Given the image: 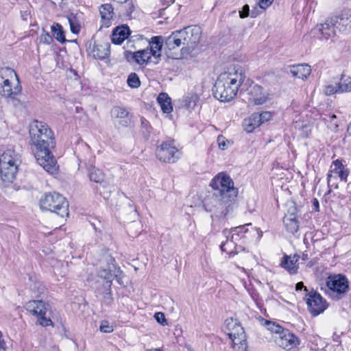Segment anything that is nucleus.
I'll use <instances>...</instances> for the list:
<instances>
[{
	"label": "nucleus",
	"instance_id": "nucleus-1",
	"mask_svg": "<svg viewBox=\"0 0 351 351\" xmlns=\"http://www.w3.org/2000/svg\"><path fill=\"white\" fill-rule=\"evenodd\" d=\"M29 136L31 144L36 148L34 156L38 163L48 173H56V160L51 152L55 145L51 130L46 123L35 121L30 124Z\"/></svg>",
	"mask_w": 351,
	"mask_h": 351
},
{
	"label": "nucleus",
	"instance_id": "nucleus-2",
	"mask_svg": "<svg viewBox=\"0 0 351 351\" xmlns=\"http://www.w3.org/2000/svg\"><path fill=\"white\" fill-rule=\"evenodd\" d=\"M245 78V73L241 66L227 67L215 82L213 88L215 97L223 102L231 101L236 97Z\"/></svg>",
	"mask_w": 351,
	"mask_h": 351
},
{
	"label": "nucleus",
	"instance_id": "nucleus-3",
	"mask_svg": "<svg viewBox=\"0 0 351 351\" xmlns=\"http://www.w3.org/2000/svg\"><path fill=\"white\" fill-rule=\"evenodd\" d=\"M21 162V156L12 149H8L0 156V176L3 182L12 183Z\"/></svg>",
	"mask_w": 351,
	"mask_h": 351
},
{
	"label": "nucleus",
	"instance_id": "nucleus-4",
	"mask_svg": "<svg viewBox=\"0 0 351 351\" xmlns=\"http://www.w3.org/2000/svg\"><path fill=\"white\" fill-rule=\"evenodd\" d=\"M236 206L235 198H229L221 195H213L204 202V207L217 218H226L230 215Z\"/></svg>",
	"mask_w": 351,
	"mask_h": 351
},
{
	"label": "nucleus",
	"instance_id": "nucleus-5",
	"mask_svg": "<svg viewBox=\"0 0 351 351\" xmlns=\"http://www.w3.org/2000/svg\"><path fill=\"white\" fill-rule=\"evenodd\" d=\"M40 208L55 213L62 217H69L68 201L58 193H48L43 195L40 199Z\"/></svg>",
	"mask_w": 351,
	"mask_h": 351
},
{
	"label": "nucleus",
	"instance_id": "nucleus-6",
	"mask_svg": "<svg viewBox=\"0 0 351 351\" xmlns=\"http://www.w3.org/2000/svg\"><path fill=\"white\" fill-rule=\"evenodd\" d=\"M326 293L334 300H339L344 298L349 291V281L342 274L329 276L326 282Z\"/></svg>",
	"mask_w": 351,
	"mask_h": 351
},
{
	"label": "nucleus",
	"instance_id": "nucleus-7",
	"mask_svg": "<svg viewBox=\"0 0 351 351\" xmlns=\"http://www.w3.org/2000/svg\"><path fill=\"white\" fill-rule=\"evenodd\" d=\"M210 186L215 190L213 195L226 196L229 198H236L238 189L234 186L232 179L228 175L221 173L211 181Z\"/></svg>",
	"mask_w": 351,
	"mask_h": 351
},
{
	"label": "nucleus",
	"instance_id": "nucleus-8",
	"mask_svg": "<svg viewBox=\"0 0 351 351\" xmlns=\"http://www.w3.org/2000/svg\"><path fill=\"white\" fill-rule=\"evenodd\" d=\"M250 225L251 224L250 223ZM247 226L249 224L233 228L230 231L224 230L223 233L227 239L220 245L221 251L227 252L230 256H234V249H237V242L245 237V234L247 232Z\"/></svg>",
	"mask_w": 351,
	"mask_h": 351
},
{
	"label": "nucleus",
	"instance_id": "nucleus-9",
	"mask_svg": "<svg viewBox=\"0 0 351 351\" xmlns=\"http://www.w3.org/2000/svg\"><path fill=\"white\" fill-rule=\"evenodd\" d=\"M26 309L32 315L38 317L37 323L42 326L52 325V321L45 317L47 313L46 304L42 300H31L26 304Z\"/></svg>",
	"mask_w": 351,
	"mask_h": 351
},
{
	"label": "nucleus",
	"instance_id": "nucleus-10",
	"mask_svg": "<svg viewBox=\"0 0 351 351\" xmlns=\"http://www.w3.org/2000/svg\"><path fill=\"white\" fill-rule=\"evenodd\" d=\"M0 94L6 98L8 102L12 103L14 106H19L21 104V101L17 97L21 93V86L20 82H3L0 84Z\"/></svg>",
	"mask_w": 351,
	"mask_h": 351
},
{
	"label": "nucleus",
	"instance_id": "nucleus-11",
	"mask_svg": "<svg viewBox=\"0 0 351 351\" xmlns=\"http://www.w3.org/2000/svg\"><path fill=\"white\" fill-rule=\"evenodd\" d=\"M306 301L309 312L317 316L323 313L328 307V304L322 295L312 290L306 295Z\"/></svg>",
	"mask_w": 351,
	"mask_h": 351
},
{
	"label": "nucleus",
	"instance_id": "nucleus-12",
	"mask_svg": "<svg viewBox=\"0 0 351 351\" xmlns=\"http://www.w3.org/2000/svg\"><path fill=\"white\" fill-rule=\"evenodd\" d=\"M156 156L160 161L173 163L179 158L180 152L172 141H166L157 147Z\"/></svg>",
	"mask_w": 351,
	"mask_h": 351
},
{
	"label": "nucleus",
	"instance_id": "nucleus-13",
	"mask_svg": "<svg viewBox=\"0 0 351 351\" xmlns=\"http://www.w3.org/2000/svg\"><path fill=\"white\" fill-rule=\"evenodd\" d=\"M333 173L336 174L341 181L346 182L349 171L346 169L342 161L339 159H337L332 162L330 170L327 174V182L329 187L334 186L335 188L337 189L338 184L335 182L336 177L333 176Z\"/></svg>",
	"mask_w": 351,
	"mask_h": 351
},
{
	"label": "nucleus",
	"instance_id": "nucleus-14",
	"mask_svg": "<svg viewBox=\"0 0 351 351\" xmlns=\"http://www.w3.org/2000/svg\"><path fill=\"white\" fill-rule=\"evenodd\" d=\"M184 45L189 49H193L199 43L202 37V29L198 25H190L180 29Z\"/></svg>",
	"mask_w": 351,
	"mask_h": 351
},
{
	"label": "nucleus",
	"instance_id": "nucleus-15",
	"mask_svg": "<svg viewBox=\"0 0 351 351\" xmlns=\"http://www.w3.org/2000/svg\"><path fill=\"white\" fill-rule=\"evenodd\" d=\"M276 344L287 350L295 348L299 345L298 338L289 330H283L279 336L275 337Z\"/></svg>",
	"mask_w": 351,
	"mask_h": 351
},
{
	"label": "nucleus",
	"instance_id": "nucleus-16",
	"mask_svg": "<svg viewBox=\"0 0 351 351\" xmlns=\"http://www.w3.org/2000/svg\"><path fill=\"white\" fill-rule=\"evenodd\" d=\"M248 102L254 105H261L267 100V95L263 88L257 84L250 85L247 90Z\"/></svg>",
	"mask_w": 351,
	"mask_h": 351
},
{
	"label": "nucleus",
	"instance_id": "nucleus-17",
	"mask_svg": "<svg viewBox=\"0 0 351 351\" xmlns=\"http://www.w3.org/2000/svg\"><path fill=\"white\" fill-rule=\"evenodd\" d=\"M152 57V53L149 51L147 48L135 52L130 51L125 52V58L128 62H135L139 65L147 64L151 61Z\"/></svg>",
	"mask_w": 351,
	"mask_h": 351
},
{
	"label": "nucleus",
	"instance_id": "nucleus-18",
	"mask_svg": "<svg viewBox=\"0 0 351 351\" xmlns=\"http://www.w3.org/2000/svg\"><path fill=\"white\" fill-rule=\"evenodd\" d=\"M335 23H337V19L330 16L328 18L324 23L317 25V30L322 36L323 38L328 40L337 34L338 28L336 27Z\"/></svg>",
	"mask_w": 351,
	"mask_h": 351
},
{
	"label": "nucleus",
	"instance_id": "nucleus-19",
	"mask_svg": "<svg viewBox=\"0 0 351 351\" xmlns=\"http://www.w3.org/2000/svg\"><path fill=\"white\" fill-rule=\"evenodd\" d=\"M110 114L115 122L122 127H128L131 123L132 115L130 112L123 107H113Z\"/></svg>",
	"mask_w": 351,
	"mask_h": 351
},
{
	"label": "nucleus",
	"instance_id": "nucleus-20",
	"mask_svg": "<svg viewBox=\"0 0 351 351\" xmlns=\"http://www.w3.org/2000/svg\"><path fill=\"white\" fill-rule=\"evenodd\" d=\"M162 45L163 39L162 36H153L149 41V46L147 48L152 53L154 64H158L160 60Z\"/></svg>",
	"mask_w": 351,
	"mask_h": 351
},
{
	"label": "nucleus",
	"instance_id": "nucleus-21",
	"mask_svg": "<svg viewBox=\"0 0 351 351\" xmlns=\"http://www.w3.org/2000/svg\"><path fill=\"white\" fill-rule=\"evenodd\" d=\"M332 18L337 19L335 23L339 32H351V10H344Z\"/></svg>",
	"mask_w": 351,
	"mask_h": 351
},
{
	"label": "nucleus",
	"instance_id": "nucleus-22",
	"mask_svg": "<svg viewBox=\"0 0 351 351\" xmlns=\"http://www.w3.org/2000/svg\"><path fill=\"white\" fill-rule=\"evenodd\" d=\"M180 30H177L171 33L170 36L166 38L165 44L169 50H174L177 48H184V42Z\"/></svg>",
	"mask_w": 351,
	"mask_h": 351
},
{
	"label": "nucleus",
	"instance_id": "nucleus-23",
	"mask_svg": "<svg viewBox=\"0 0 351 351\" xmlns=\"http://www.w3.org/2000/svg\"><path fill=\"white\" fill-rule=\"evenodd\" d=\"M300 256L298 254L293 256L285 255L280 263V266L288 271L290 274H294L298 272Z\"/></svg>",
	"mask_w": 351,
	"mask_h": 351
},
{
	"label": "nucleus",
	"instance_id": "nucleus-24",
	"mask_svg": "<svg viewBox=\"0 0 351 351\" xmlns=\"http://www.w3.org/2000/svg\"><path fill=\"white\" fill-rule=\"evenodd\" d=\"M130 30L128 26L122 25L116 27L112 34L111 41L116 45L121 44L125 39L128 38Z\"/></svg>",
	"mask_w": 351,
	"mask_h": 351
},
{
	"label": "nucleus",
	"instance_id": "nucleus-25",
	"mask_svg": "<svg viewBox=\"0 0 351 351\" xmlns=\"http://www.w3.org/2000/svg\"><path fill=\"white\" fill-rule=\"evenodd\" d=\"M116 267L114 264L111 265H109L108 268L102 269L99 271V276L101 278L106 280V285L108 287V293L107 294L110 295V288L111 287L112 281L114 278V277L117 276V274L115 272Z\"/></svg>",
	"mask_w": 351,
	"mask_h": 351
},
{
	"label": "nucleus",
	"instance_id": "nucleus-26",
	"mask_svg": "<svg viewBox=\"0 0 351 351\" xmlns=\"http://www.w3.org/2000/svg\"><path fill=\"white\" fill-rule=\"evenodd\" d=\"M291 74L295 77L306 80L311 73V66L306 64L292 66L290 69Z\"/></svg>",
	"mask_w": 351,
	"mask_h": 351
},
{
	"label": "nucleus",
	"instance_id": "nucleus-27",
	"mask_svg": "<svg viewBox=\"0 0 351 351\" xmlns=\"http://www.w3.org/2000/svg\"><path fill=\"white\" fill-rule=\"evenodd\" d=\"M226 325L229 330L228 333L229 337H235L245 335L243 328L236 319H233L232 318L226 319Z\"/></svg>",
	"mask_w": 351,
	"mask_h": 351
},
{
	"label": "nucleus",
	"instance_id": "nucleus-28",
	"mask_svg": "<svg viewBox=\"0 0 351 351\" xmlns=\"http://www.w3.org/2000/svg\"><path fill=\"white\" fill-rule=\"evenodd\" d=\"M19 82L18 75L15 71L10 67L0 69V84L3 82Z\"/></svg>",
	"mask_w": 351,
	"mask_h": 351
},
{
	"label": "nucleus",
	"instance_id": "nucleus-29",
	"mask_svg": "<svg viewBox=\"0 0 351 351\" xmlns=\"http://www.w3.org/2000/svg\"><path fill=\"white\" fill-rule=\"evenodd\" d=\"M99 12L104 23L106 26H108L110 21L113 18L114 14L112 5L110 3L101 5L99 8Z\"/></svg>",
	"mask_w": 351,
	"mask_h": 351
},
{
	"label": "nucleus",
	"instance_id": "nucleus-30",
	"mask_svg": "<svg viewBox=\"0 0 351 351\" xmlns=\"http://www.w3.org/2000/svg\"><path fill=\"white\" fill-rule=\"evenodd\" d=\"M158 103L160 104V108L163 112L170 113L173 110L171 105V99L167 93H161L158 95L157 98Z\"/></svg>",
	"mask_w": 351,
	"mask_h": 351
},
{
	"label": "nucleus",
	"instance_id": "nucleus-31",
	"mask_svg": "<svg viewBox=\"0 0 351 351\" xmlns=\"http://www.w3.org/2000/svg\"><path fill=\"white\" fill-rule=\"evenodd\" d=\"M321 119L326 124L327 127L331 130H336L338 128V124L337 121V116L330 112H326L321 114Z\"/></svg>",
	"mask_w": 351,
	"mask_h": 351
},
{
	"label": "nucleus",
	"instance_id": "nucleus-32",
	"mask_svg": "<svg viewBox=\"0 0 351 351\" xmlns=\"http://www.w3.org/2000/svg\"><path fill=\"white\" fill-rule=\"evenodd\" d=\"M260 125L256 113L252 114L249 117L243 121V127L246 132H252L255 128Z\"/></svg>",
	"mask_w": 351,
	"mask_h": 351
},
{
	"label": "nucleus",
	"instance_id": "nucleus-33",
	"mask_svg": "<svg viewBox=\"0 0 351 351\" xmlns=\"http://www.w3.org/2000/svg\"><path fill=\"white\" fill-rule=\"evenodd\" d=\"M88 171L90 181L96 183H102L104 181L105 175L101 169L90 165L88 168Z\"/></svg>",
	"mask_w": 351,
	"mask_h": 351
},
{
	"label": "nucleus",
	"instance_id": "nucleus-34",
	"mask_svg": "<svg viewBox=\"0 0 351 351\" xmlns=\"http://www.w3.org/2000/svg\"><path fill=\"white\" fill-rule=\"evenodd\" d=\"M339 93H343L351 91V78L341 75L340 79L336 81Z\"/></svg>",
	"mask_w": 351,
	"mask_h": 351
},
{
	"label": "nucleus",
	"instance_id": "nucleus-35",
	"mask_svg": "<svg viewBox=\"0 0 351 351\" xmlns=\"http://www.w3.org/2000/svg\"><path fill=\"white\" fill-rule=\"evenodd\" d=\"M51 30L53 36L58 42L64 43L66 41L65 38L64 32L61 25L58 23H54L51 27Z\"/></svg>",
	"mask_w": 351,
	"mask_h": 351
},
{
	"label": "nucleus",
	"instance_id": "nucleus-36",
	"mask_svg": "<svg viewBox=\"0 0 351 351\" xmlns=\"http://www.w3.org/2000/svg\"><path fill=\"white\" fill-rule=\"evenodd\" d=\"M67 20L69 23L71 32L73 34H77L81 28L80 21L77 14L71 13L67 16Z\"/></svg>",
	"mask_w": 351,
	"mask_h": 351
},
{
	"label": "nucleus",
	"instance_id": "nucleus-37",
	"mask_svg": "<svg viewBox=\"0 0 351 351\" xmlns=\"http://www.w3.org/2000/svg\"><path fill=\"white\" fill-rule=\"evenodd\" d=\"M298 218L284 217L283 223L287 230L292 234L298 232L299 228Z\"/></svg>",
	"mask_w": 351,
	"mask_h": 351
},
{
	"label": "nucleus",
	"instance_id": "nucleus-38",
	"mask_svg": "<svg viewBox=\"0 0 351 351\" xmlns=\"http://www.w3.org/2000/svg\"><path fill=\"white\" fill-rule=\"evenodd\" d=\"M93 53L95 58L102 60L108 56L109 50L102 45H97L93 47Z\"/></svg>",
	"mask_w": 351,
	"mask_h": 351
},
{
	"label": "nucleus",
	"instance_id": "nucleus-39",
	"mask_svg": "<svg viewBox=\"0 0 351 351\" xmlns=\"http://www.w3.org/2000/svg\"><path fill=\"white\" fill-rule=\"evenodd\" d=\"M141 133L145 140H147L152 131V128L150 125L148 121L145 118L142 117L141 119Z\"/></svg>",
	"mask_w": 351,
	"mask_h": 351
},
{
	"label": "nucleus",
	"instance_id": "nucleus-40",
	"mask_svg": "<svg viewBox=\"0 0 351 351\" xmlns=\"http://www.w3.org/2000/svg\"><path fill=\"white\" fill-rule=\"evenodd\" d=\"M199 101V97L197 94H190L186 97L184 100L185 106L188 108H194Z\"/></svg>",
	"mask_w": 351,
	"mask_h": 351
},
{
	"label": "nucleus",
	"instance_id": "nucleus-41",
	"mask_svg": "<svg viewBox=\"0 0 351 351\" xmlns=\"http://www.w3.org/2000/svg\"><path fill=\"white\" fill-rule=\"evenodd\" d=\"M127 82L128 86L132 88H136L141 85L139 77L135 73L129 75Z\"/></svg>",
	"mask_w": 351,
	"mask_h": 351
},
{
	"label": "nucleus",
	"instance_id": "nucleus-42",
	"mask_svg": "<svg viewBox=\"0 0 351 351\" xmlns=\"http://www.w3.org/2000/svg\"><path fill=\"white\" fill-rule=\"evenodd\" d=\"M287 210L285 217H289L292 218H298L297 215V207L294 202H291L287 204Z\"/></svg>",
	"mask_w": 351,
	"mask_h": 351
},
{
	"label": "nucleus",
	"instance_id": "nucleus-43",
	"mask_svg": "<svg viewBox=\"0 0 351 351\" xmlns=\"http://www.w3.org/2000/svg\"><path fill=\"white\" fill-rule=\"evenodd\" d=\"M323 91L326 95H332L336 93H339V90L335 81L334 84H327L324 87Z\"/></svg>",
	"mask_w": 351,
	"mask_h": 351
},
{
	"label": "nucleus",
	"instance_id": "nucleus-44",
	"mask_svg": "<svg viewBox=\"0 0 351 351\" xmlns=\"http://www.w3.org/2000/svg\"><path fill=\"white\" fill-rule=\"evenodd\" d=\"M265 324L267 326V328L271 332H275L277 336H279L280 333L284 330L281 326L270 321H266Z\"/></svg>",
	"mask_w": 351,
	"mask_h": 351
},
{
	"label": "nucleus",
	"instance_id": "nucleus-45",
	"mask_svg": "<svg viewBox=\"0 0 351 351\" xmlns=\"http://www.w3.org/2000/svg\"><path fill=\"white\" fill-rule=\"evenodd\" d=\"M256 113L260 125L269 121L272 117L271 113L268 111L262 112L261 113Z\"/></svg>",
	"mask_w": 351,
	"mask_h": 351
},
{
	"label": "nucleus",
	"instance_id": "nucleus-46",
	"mask_svg": "<svg viewBox=\"0 0 351 351\" xmlns=\"http://www.w3.org/2000/svg\"><path fill=\"white\" fill-rule=\"evenodd\" d=\"M100 331L105 333H110L114 330V327L108 321L103 320L99 326Z\"/></svg>",
	"mask_w": 351,
	"mask_h": 351
},
{
	"label": "nucleus",
	"instance_id": "nucleus-47",
	"mask_svg": "<svg viewBox=\"0 0 351 351\" xmlns=\"http://www.w3.org/2000/svg\"><path fill=\"white\" fill-rule=\"evenodd\" d=\"M232 340V346L239 345L241 343H247L245 335L235 337H230Z\"/></svg>",
	"mask_w": 351,
	"mask_h": 351
},
{
	"label": "nucleus",
	"instance_id": "nucleus-48",
	"mask_svg": "<svg viewBox=\"0 0 351 351\" xmlns=\"http://www.w3.org/2000/svg\"><path fill=\"white\" fill-rule=\"evenodd\" d=\"M250 15V7L248 5L243 6L242 10L239 11V16L241 19H245Z\"/></svg>",
	"mask_w": 351,
	"mask_h": 351
},
{
	"label": "nucleus",
	"instance_id": "nucleus-49",
	"mask_svg": "<svg viewBox=\"0 0 351 351\" xmlns=\"http://www.w3.org/2000/svg\"><path fill=\"white\" fill-rule=\"evenodd\" d=\"M235 351H247V343H241L239 345L232 346Z\"/></svg>",
	"mask_w": 351,
	"mask_h": 351
},
{
	"label": "nucleus",
	"instance_id": "nucleus-50",
	"mask_svg": "<svg viewBox=\"0 0 351 351\" xmlns=\"http://www.w3.org/2000/svg\"><path fill=\"white\" fill-rule=\"evenodd\" d=\"M217 142H218L219 147L221 149L224 150L228 147L226 141L225 140L224 137L219 136L217 138Z\"/></svg>",
	"mask_w": 351,
	"mask_h": 351
},
{
	"label": "nucleus",
	"instance_id": "nucleus-51",
	"mask_svg": "<svg viewBox=\"0 0 351 351\" xmlns=\"http://www.w3.org/2000/svg\"><path fill=\"white\" fill-rule=\"evenodd\" d=\"M274 0H259L258 5L261 8L266 9L271 5Z\"/></svg>",
	"mask_w": 351,
	"mask_h": 351
},
{
	"label": "nucleus",
	"instance_id": "nucleus-52",
	"mask_svg": "<svg viewBox=\"0 0 351 351\" xmlns=\"http://www.w3.org/2000/svg\"><path fill=\"white\" fill-rule=\"evenodd\" d=\"M154 317L157 320V322L160 324H162L164 325V322L167 323L166 319L165 317V315L162 313H156Z\"/></svg>",
	"mask_w": 351,
	"mask_h": 351
},
{
	"label": "nucleus",
	"instance_id": "nucleus-53",
	"mask_svg": "<svg viewBox=\"0 0 351 351\" xmlns=\"http://www.w3.org/2000/svg\"><path fill=\"white\" fill-rule=\"evenodd\" d=\"M6 343L3 339V335L1 332L0 331V350L5 351L6 350Z\"/></svg>",
	"mask_w": 351,
	"mask_h": 351
},
{
	"label": "nucleus",
	"instance_id": "nucleus-54",
	"mask_svg": "<svg viewBox=\"0 0 351 351\" xmlns=\"http://www.w3.org/2000/svg\"><path fill=\"white\" fill-rule=\"evenodd\" d=\"M41 39L43 40L45 43L47 44H49L52 40V38L49 33H47L45 35H43Z\"/></svg>",
	"mask_w": 351,
	"mask_h": 351
},
{
	"label": "nucleus",
	"instance_id": "nucleus-55",
	"mask_svg": "<svg viewBox=\"0 0 351 351\" xmlns=\"http://www.w3.org/2000/svg\"><path fill=\"white\" fill-rule=\"evenodd\" d=\"M245 248L241 245L237 243V249H234V255L238 254L241 252H245Z\"/></svg>",
	"mask_w": 351,
	"mask_h": 351
},
{
	"label": "nucleus",
	"instance_id": "nucleus-56",
	"mask_svg": "<svg viewBox=\"0 0 351 351\" xmlns=\"http://www.w3.org/2000/svg\"><path fill=\"white\" fill-rule=\"evenodd\" d=\"M128 5H129V8H128V10H127V12H126V16L130 17L131 14L134 11V5L132 3H130Z\"/></svg>",
	"mask_w": 351,
	"mask_h": 351
},
{
	"label": "nucleus",
	"instance_id": "nucleus-57",
	"mask_svg": "<svg viewBox=\"0 0 351 351\" xmlns=\"http://www.w3.org/2000/svg\"><path fill=\"white\" fill-rule=\"evenodd\" d=\"M128 5H129V8H128V10H127V12H126V16L130 17L131 14L134 11V5L132 3H130Z\"/></svg>",
	"mask_w": 351,
	"mask_h": 351
},
{
	"label": "nucleus",
	"instance_id": "nucleus-58",
	"mask_svg": "<svg viewBox=\"0 0 351 351\" xmlns=\"http://www.w3.org/2000/svg\"><path fill=\"white\" fill-rule=\"evenodd\" d=\"M302 289H304L305 291H307L306 288L304 286V284L302 282H298L295 285V289L296 291H301Z\"/></svg>",
	"mask_w": 351,
	"mask_h": 351
},
{
	"label": "nucleus",
	"instance_id": "nucleus-59",
	"mask_svg": "<svg viewBox=\"0 0 351 351\" xmlns=\"http://www.w3.org/2000/svg\"><path fill=\"white\" fill-rule=\"evenodd\" d=\"M313 205L314 206V210L315 211H318L319 210V204L318 200L316 198L313 199Z\"/></svg>",
	"mask_w": 351,
	"mask_h": 351
},
{
	"label": "nucleus",
	"instance_id": "nucleus-60",
	"mask_svg": "<svg viewBox=\"0 0 351 351\" xmlns=\"http://www.w3.org/2000/svg\"><path fill=\"white\" fill-rule=\"evenodd\" d=\"M108 293V287L105 285V291L104 292V298L106 300L111 299V291L110 290V295L107 294Z\"/></svg>",
	"mask_w": 351,
	"mask_h": 351
},
{
	"label": "nucleus",
	"instance_id": "nucleus-61",
	"mask_svg": "<svg viewBox=\"0 0 351 351\" xmlns=\"http://www.w3.org/2000/svg\"><path fill=\"white\" fill-rule=\"evenodd\" d=\"M113 1L122 4V3H127L128 0H113Z\"/></svg>",
	"mask_w": 351,
	"mask_h": 351
},
{
	"label": "nucleus",
	"instance_id": "nucleus-62",
	"mask_svg": "<svg viewBox=\"0 0 351 351\" xmlns=\"http://www.w3.org/2000/svg\"><path fill=\"white\" fill-rule=\"evenodd\" d=\"M302 259L303 261H306L308 259V254L304 253L302 256Z\"/></svg>",
	"mask_w": 351,
	"mask_h": 351
},
{
	"label": "nucleus",
	"instance_id": "nucleus-63",
	"mask_svg": "<svg viewBox=\"0 0 351 351\" xmlns=\"http://www.w3.org/2000/svg\"><path fill=\"white\" fill-rule=\"evenodd\" d=\"M146 351H163V350L160 348H152L149 350H147Z\"/></svg>",
	"mask_w": 351,
	"mask_h": 351
},
{
	"label": "nucleus",
	"instance_id": "nucleus-64",
	"mask_svg": "<svg viewBox=\"0 0 351 351\" xmlns=\"http://www.w3.org/2000/svg\"><path fill=\"white\" fill-rule=\"evenodd\" d=\"M136 36L138 37V38H142V36L138 35Z\"/></svg>",
	"mask_w": 351,
	"mask_h": 351
}]
</instances>
